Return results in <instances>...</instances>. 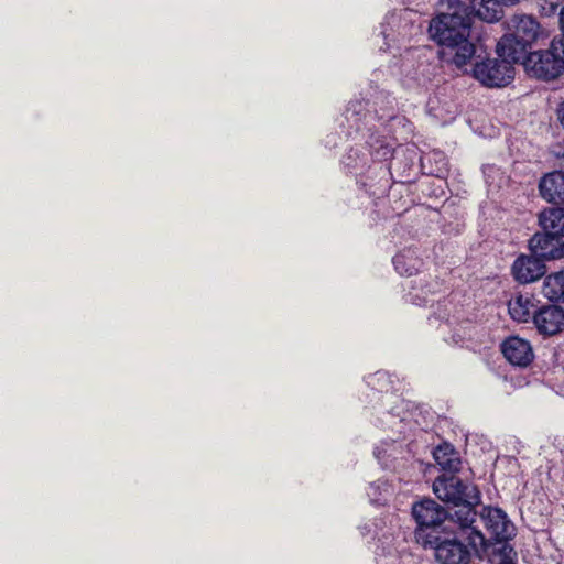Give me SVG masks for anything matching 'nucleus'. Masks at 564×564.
I'll return each instance as SVG.
<instances>
[{"label":"nucleus","mask_w":564,"mask_h":564,"mask_svg":"<svg viewBox=\"0 0 564 564\" xmlns=\"http://www.w3.org/2000/svg\"><path fill=\"white\" fill-rule=\"evenodd\" d=\"M469 6L460 0H440L436 14L429 25L430 37L449 50L452 62L458 68L469 64L476 47L469 41L471 28Z\"/></svg>","instance_id":"f257e3e1"},{"label":"nucleus","mask_w":564,"mask_h":564,"mask_svg":"<svg viewBox=\"0 0 564 564\" xmlns=\"http://www.w3.org/2000/svg\"><path fill=\"white\" fill-rule=\"evenodd\" d=\"M433 491L440 500L458 508L452 514L455 523H463L465 529L474 524L477 517L475 506L480 501L479 490L474 484L463 481L453 474L442 475L435 479Z\"/></svg>","instance_id":"f03ea898"},{"label":"nucleus","mask_w":564,"mask_h":564,"mask_svg":"<svg viewBox=\"0 0 564 564\" xmlns=\"http://www.w3.org/2000/svg\"><path fill=\"white\" fill-rule=\"evenodd\" d=\"M458 525L455 538L444 539L435 545V558L440 564H469L473 555L482 556L489 546V540L474 524L468 530Z\"/></svg>","instance_id":"7ed1b4c3"},{"label":"nucleus","mask_w":564,"mask_h":564,"mask_svg":"<svg viewBox=\"0 0 564 564\" xmlns=\"http://www.w3.org/2000/svg\"><path fill=\"white\" fill-rule=\"evenodd\" d=\"M508 33L497 44L499 57L521 62L540 33L539 22L531 15L516 14L507 23Z\"/></svg>","instance_id":"20e7f679"},{"label":"nucleus","mask_w":564,"mask_h":564,"mask_svg":"<svg viewBox=\"0 0 564 564\" xmlns=\"http://www.w3.org/2000/svg\"><path fill=\"white\" fill-rule=\"evenodd\" d=\"M524 66L532 76L553 79L564 69V39H553L549 50L525 55Z\"/></svg>","instance_id":"39448f33"},{"label":"nucleus","mask_w":564,"mask_h":564,"mask_svg":"<svg viewBox=\"0 0 564 564\" xmlns=\"http://www.w3.org/2000/svg\"><path fill=\"white\" fill-rule=\"evenodd\" d=\"M413 14L412 10L403 9L386 15L380 31L386 47L381 46L380 50L391 51L394 47L400 48L401 43L411 36L414 29Z\"/></svg>","instance_id":"423d86ee"},{"label":"nucleus","mask_w":564,"mask_h":564,"mask_svg":"<svg viewBox=\"0 0 564 564\" xmlns=\"http://www.w3.org/2000/svg\"><path fill=\"white\" fill-rule=\"evenodd\" d=\"M368 153H365L359 148L350 149L344 156L343 164L350 173L361 172L369 164V156L373 161L383 162L392 156V145L382 138L370 137L368 141Z\"/></svg>","instance_id":"0eeeda50"},{"label":"nucleus","mask_w":564,"mask_h":564,"mask_svg":"<svg viewBox=\"0 0 564 564\" xmlns=\"http://www.w3.org/2000/svg\"><path fill=\"white\" fill-rule=\"evenodd\" d=\"M488 58L477 63L473 69L474 77L487 87H502L513 78V61L500 57Z\"/></svg>","instance_id":"6e6552de"},{"label":"nucleus","mask_w":564,"mask_h":564,"mask_svg":"<svg viewBox=\"0 0 564 564\" xmlns=\"http://www.w3.org/2000/svg\"><path fill=\"white\" fill-rule=\"evenodd\" d=\"M432 53V50L427 47L408 50L402 63V72L417 85H425L435 75L437 68L430 61Z\"/></svg>","instance_id":"1a4fd4ad"},{"label":"nucleus","mask_w":564,"mask_h":564,"mask_svg":"<svg viewBox=\"0 0 564 564\" xmlns=\"http://www.w3.org/2000/svg\"><path fill=\"white\" fill-rule=\"evenodd\" d=\"M412 516L419 525L417 540L423 539L424 529L436 528L447 518L446 510L432 499L419 501L412 507Z\"/></svg>","instance_id":"9d476101"},{"label":"nucleus","mask_w":564,"mask_h":564,"mask_svg":"<svg viewBox=\"0 0 564 564\" xmlns=\"http://www.w3.org/2000/svg\"><path fill=\"white\" fill-rule=\"evenodd\" d=\"M480 518L491 539L497 542L509 540L514 534V527L506 512L500 508L484 507Z\"/></svg>","instance_id":"9b49d317"},{"label":"nucleus","mask_w":564,"mask_h":564,"mask_svg":"<svg viewBox=\"0 0 564 564\" xmlns=\"http://www.w3.org/2000/svg\"><path fill=\"white\" fill-rule=\"evenodd\" d=\"M529 247L539 259L555 260L564 257L563 238L550 232L535 234L530 239Z\"/></svg>","instance_id":"f8f14e48"},{"label":"nucleus","mask_w":564,"mask_h":564,"mask_svg":"<svg viewBox=\"0 0 564 564\" xmlns=\"http://www.w3.org/2000/svg\"><path fill=\"white\" fill-rule=\"evenodd\" d=\"M505 358L513 366L524 368L533 358V349L529 340L519 336H510L501 344Z\"/></svg>","instance_id":"ddd939ff"},{"label":"nucleus","mask_w":564,"mask_h":564,"mask_svg":"<svg viewBox=\"0 0 564 564\" xmlns=\"http://www.w3.org/2000/svg\"><path fill=\"white\" fill-rule=\"evenodd\" d=\"M516 281L522 284L531 283L545 273V264L536 256L520 254L511 268Z\"/></svg>","instance_id":"4468645a"},{"label":"nucleus","mask_w":564,"mask_h":564,"mask_svg":"<svg viewBox=\"0 0 564 564\" xmlns=\"http://www.w3.org/2000/svg\"><path fill=\"white\" fill-rule=\"evenodd\" d=\"M533 323L540 334L555 335L564 327V311L558 306H543L534 312Z\"/></svg>","instance_id":"2eb2a0df"},{"label":"nucleus","mask_w":564,"mask_h":564,"mask_svg":"<svg viewBox=\"0 0 564 564\" xmlns=\"http://www.w3.org/2000/svg\"><path fill=\"white\" fill-rule=\"evenodd\" d=\"M364 536H370L372 540H378L382 544H388L399 529L398 520L392 514H387L381 518H376L364 523L360 528Z\"/></svg>","instance_id":"dca6fc26"},{"label":"nucleus","mask_w":564,"mask_h":564,"mask_svg":"<svg viewBox=\"0 0 564 564\" xmlns=\"http://www.w3.org/2000/svg\"><path fill=\"white\" fill-rule=\"evenodd\" d=\"M539 189L547 202L564 203V172H553L543 176Z\"/></svg>","instance_id":"f3484780"},{"label":"nucleus","mask_w":564,"mask_h":564,"mask_svg":"<svg viewBox=\"0 0 564 564\" xmlns=\"http://www.w3.org/2000/svg\"><path fill=\"white\" fill-rule=\"evenodd\" d=\"M535 308L534 301L529 295L517 294L508 302V311L511 318L519 323H527L533 318V311Z\"/></svg>","instance_id":"a211bd4d"},{"label":"nucleus","mask_w":564,"mask_h":564,"mask_svg":"<svg viewBox=\"0 0 564 564\" xmlns=\"http://www.w3.org/2000/svg\"><path fill=\"white\" fill-rule=\"evenodd\" d=\"M470 11L480 20L495 23L503 17V6L498 0H470Z\"/></svg>","instance_id":"6ab92c4d"},{"label":"nucleus","mask_w":564,"mask_h":564,"mask_svg":"<svg viewBox=\"0 0 564 564\" xmlns=\"http://www.w3.org/2000/svg\"><path fill=\"white\" fill-rule=\"evenodd\" d=\"M539 224L543 231L564 238V208L553 207L539 215Z\"/></svg>","instance_id":"aec40b11"},{"label":"nucleus","mask_w":564,"mask_h":564,"mask_svg":"<svg viewBox=\"0 0 564 564\" xmlns=\"http://www.w3.org/2000/svg\"><path fill=\"white\" fill-rule=\"evenodd\" d=\"M433 457L440 467L445 471L454 474L460 469L462 460L459 455L448 443L438 445L433 451Z\"/></svg>","instance_id":"412c9836"},{"label":"nucleus","mask_w":564,"mask_h":564,"mask_svg":"<svg viewBox=\"0 0 564 564\" xmlns=\"http://www.w3.org/2000/svg\"><path fill=\"white\" fill-rule=\"evenodd\" d=\"M422 259L419 257L417 251L412 248L400 251L393 258L394 268L401 275H413L422 267Z\"/></svg>","instance_id":"4be33fe9"},{"label":"nucleus","mask_w":564,"mask_h":564,"mask_svg":"<svg viewBox=\"0 0 564 564\" xmlns=\"http://www.w3.org/2000/svg\"><path fill=\"white\" fill-rule=\"evenodd\" d=\"M542 293L551 302L564 303V269L544 279Z\"/></svg>","instance_id":"5701e85b"},{"label":"nucleus","mask_w":564,"mask_h":564,"mask_svg":"<svg viewBox=\"0 0 564 564\" xmlns=\"http://www.w3.org/2000/svg\"><path fill=\"white\" fill-rule=\"evenodd\" d=\"M402 444L397 440L382 441L375 447L373 454L377 460L383 466L389 467L390 462L397 459L402 454Z\"/></svg>","instance_id":"b1692460"},{"label":"nucleus","mask_w":564,"mask_h":564,"mask_svg":"<svg viewBox=\"0 0 564 564\" xmlns=\"http://www.w3.org/2000/svg\"><path fill=\"white\" fill-rule=\"evenodd\" d=\"M394 494L393 485L387 480H377L368 487L367 495L372 503L386 505Z\"/></svg>","instance_id":"393cba45"},{"label":"nucleus","mask_w":564,"mask_h":564,"mask_svg":"<svg viewBox=\"0 0 564 564\" xmlns=\"http://www.w3.org/2000/svg\"><path fill=\"white\" fill-rule=\"evenodd\" d=\"M499 545L491 554L490 561L492 564H516L517 553L513 547L503 542H498Z\"/></svg>","instance_id":"a878e982"},{"label":"nucleus","mask_w":564,"mask_h":564,"mask_svg":"<svg viewBox=\"0 0 564 564\" xmlns=\"http://www.w3.org/2000/svg\"><path fill=\"white\" fill-rule=\"evenodd\" d=\"M430 291H426L424 288H421L420 290L413 288V290L406 294V301L419 306L426 305L429 303V301L426 300V295Z\"/></svg>","instance_id":"bb28decb"},{"label":"nucleus","mask_w":564,"mask_h":564,"mask_svg":"<svg viewBox=\"0 0 564 564\" xmlns=\"http://www.w3.org/2000/svg\"><path fill=\"white\" fill-rule=\"evenodd\" d=\"M383 423L388 424L392 430H397L400 434H403L405 423L403 419H397V416L390 412L384 413Z\"/></svg>","instance_id":"cd10ccee"},{"label":"nucleus","mask_w":564,"mask_h":564,"mask_svg":"<svg viewBox=\"0 0 564 564\" xmlns=\"http://www.w3.org/2000/svg\"><path fill=\"white\" fill-rule=\"evenodd\" d=\"M563 0H539L540 11L544 15L553 14Z\"/></svg>","instance_id":"c85d7f7f"},{"label":"nucleus","mask_w":564,"mask_h":564,"mask_svg":"<svg viewBox=\"0 0 564 564\" xmlns=\"http://www.w3.org/2000/svg\"><path fill=\"white\" fill-rule=\"evenodd\" d=\"M377 556H380L377 560V564H398V557L393 554H389L388 556L380 555V553L377 552Z\"/></svg>","instance_id":"c756f323"},{"label":"nucleus","mask_w":564,"mask_h":564,"mask_svg":"<svg viewBox=\"0 0 564 564\" xmlns=\"http://www.w3.org/2000/svg\"><path fill=\"white\" fill-rule=\"evenodd\" d=\"M362 109L361 102H351L347 108V115L352 112V115L358 116Z\"/></svg>","instance_id":"7c9ffc66"},{"label":"nucleus","mask_w":564,"mask_h":564,"mask_svg":"<svg viewBox=\"0 0 564 564\" xmlns=\"http://www.w3.org/2000/svg\"><path fill=\"white\" fill-rule=\"evenodd\" d=\"M560 29L562 32V36L560 39H564V7L561 9L560 12Z\"/></svg>","instance_id":"2f4dec72"},{"label":"nucleus","mask_w":564,"mask_h":564,"mask_svg":"<svg viewBox=\"0 0 564 564\" xmlns=\"http://www.w3.org/2000/svg\"><path fill=\"white\" fill-rule=\"evenodd\" d=\"M557 113H558V120H560L562 127L564 128V101L561 104Z\"/></svg>","instance_id":"473e14b6"},{"label":"nucleus","mask_w":564,"mask_h":564,"mask_svg":"<svg viewBox=\"0 0 564 564\" xmlns=\"http://www.w3.org/2000/svg\"><path fill=\"white\" fill-rule=\"evenodd\" d=\"M503 7L505 6H512L519 2V0H498Z\"/></svg>","instance_id":"72a5a7b5"},{"label":"nucleus","mask_w":564,"mask_h":564,"mask_svg":"<svg viewBox=\"0 0 564 564\" xmlns=\"http://www.w3.org/2000/svg\"><path fill=\"white\" fill-rule=\"evenodd\" d=\"M389 118H390L391 120H393V121H398L399 123H400L401 121H403V120H404V118H402V117H397V116H390Z\"/></svg>","instance_id":"f704fd0d"},{"label":"nucleus","mask_w":564,"mask_h":564,"mask_svg":"<svg viewBox=\"0 0 564 564\" xmlns=\"http://www.w3.org/2000/svg\"><path fill=\"white\" fill-rule=\"evenodd\" d=\"M375 377L383 378V377H384V373H383V372H377V373L375 375Z\"/></svg>","instance_id":"c9c22d12"},{"label":"nucleus","mask_w":564,"mask_h":564,"mask_svg":"<svg viewBox=\"0 0 564 564\" xmlns=\"http://www.w3.org/2000/svg\"><path fill=\"white\" fill-rule=\"evenodd\" d=\"M424 544H425V545H426V544H432V541H430V540H429V541H424Z\"/></svg>","instance_id":"e433bc0d"}]
</instances>
